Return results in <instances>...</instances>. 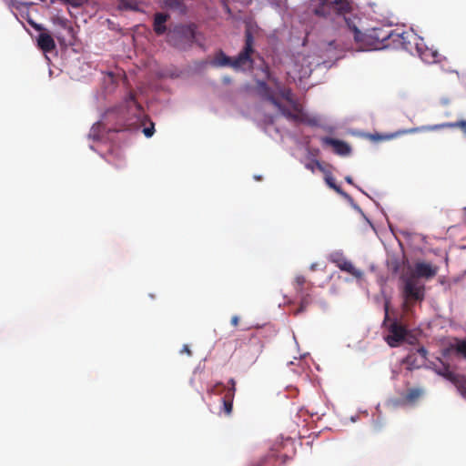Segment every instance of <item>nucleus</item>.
Here are the masks:
<instances>
[{
  "instance_id": "18",
  "label": "nucleus",
  "mask_w": 466,
  "mask_h": 466,
  "mask_svg": "<svg viewBox=\"0 0 466 466\" xmlns=\"http://www.w3.org/2000/svg\"><path fill=\"white\" fill-rule=\"evenodd\" d=\"M423 394V390L420 388L409 389L404 396V401L409 404L415 403Z\"/></svg>"
},
{
  "instance_id": "15",
  "label": "nucleus",
  "mask_w": 466,
  "mask_h": 466,
  "mask_svg": "<svg viewBox=\"0 0 466 466\" xmlns=\"http://www.w3.org/2000/svg\"><path fill=\"white\" fill-rule=\"evenodd\" d=\"M168 15L164 13H157L154 18V31L157 35H162L166 32V22Z\"/></svg>"
},
{
  "instance_id": "28",
  "label": "nucleus",
  "mask_w": 466,
  "mask_h": 466,
  "mask_svg": "<svg viewBox=\"0 0 466 466\" xmlns=\"http://www.w3.org/2000/svg\"><path fill=\"white\" fill-rule=\"evenodd\" d=\"M238 321H239V318H238V316H236V315H235V316H233V317L231 318V320H230L231 324H232L234 327H237V326L238 325Z\"/></svg>"
},
{
  "instance_id": "17",
  "label": "nucleus",
  "mask_w": 466,
  "mask_h": 466,
  "mask_svg": "<svg viewBox=\"0 0 466 466\" xmlns=\"http://www.w3.org/2000/svg\"><path fill=\"white\" fill-rule=\"evenodd\" d=\"M433 369L438 374L449 379L450 380H452V379L456 375L450 370V366L442 362L441 360H439V365L434 364Z\"/></svg>"
},
{
  "instance_id": "40",
  "label": "nucleus",
  "mask_w": 466,
  "mask_h": 466,
  "mask_svg": "<svg viewBox=\"0 0 466 466\" xmlns=\"http://www.w3.org/2000/svg\"><path fill=\"white\" fill-rule=\"evenodd\" d=\"M230 81V78L229 77H226L225 78V82L228 83Z\"/></svg>"
},
{
  "instance_id": "11",
  "label": "nucleus",
  "mask_w": 466,
  "mask_h": 466,
  "mask_svg": "<svg viewBox=\"0 0 466 466\" xmlns=\"http://www.w3.org/2000/svg\"><path fill=\"white\" fill-rule=\"evenodd\" d=\"M438 272V267L432 266L430 263L418 262L415 264L414 272L410 275H414L415 278H433Z\"/></svg>"
},
{
  "instance_id": "12",
  "label": "nucleus",
  "mask_w": 466,
  "mask_h": 466,
  "mask_svg": "<svg viewBox=\"0 0 466 466\" xmlns=\"http://www.w3.org/2000/svg\"><path fill=\"white\" fill-rule=\"evenodd\" d=\"M321 141L324 145L332 147L334 152L339 156H347L350 153V147L344 141L329 137H322Z\"/></svg>"
},
{
  "instance_id": "2",
  "label": "nucleus",
  "mask_w": 466,
  "mask_h": 466,
  "mask_svg": "<svg viewBox=\"0 0 466 466\" xmlns=\"http://www.w3.org/2000/svg\"><path fill=\"white\" fill-rule=\"evenodd\" d=\"M357 22H360L358 17L346 18V25L353 33L354 40L360 49H381L389 45L385 44L387 40L392 39L393 42L400 43L407 51L412 52V46H410V38L417 40V35L413 33L402 32L401 34H399L394 30L388 32L380 28H372L366 33H362L359 29Z\"/></svg>"
},
{
  "instance_id": "9",
  "label": "nucleus",
  "mask_w": 466,
  "mask_h": 466,
  "mask_svg": "<svg viewBox=\"0 0 466 466\" xmlns=\"http://www.w3.org/2000/svg\"><path fill=\"white\" fill-rule=\"evenodd\" d=\"M329 260L335 264L341 271H345L358 279L363 277L362 270L356 268L353 264L345 258L342 252L330 254Z\"/></svg>"
},
{
  "instance_id": "19",
  "label": "nucleus",
  "mask_w": 466,
  "mask_h": 466,
  "mask_svg": "<svg viewBox=\"0 0 466 466\" xmlns=\"http://www.w3.org/2000/svg\"><path fill=\"white\" fill-rule=\"evenodd\" d=\"M141 3L137 0H119V7L124 10H140Z\"/></svg>"
},
{
  "instance_id": "26",
  "label": "nucleus",
  "mask_w": 466,
  "mask_h": 466,
  "mask_svg": "<svg viewBox=\"0 0 466 466\" xmlns=\"http://www.w3.org/2000/svg\"><path fill=\"white\" fill-rule=\"evenodd\" d=\"M180 353L181 354L187 353V356H191L192 355L191 350H189L188 345H184L183 348L180 350Z\"/></svg>"
},
{
  "instance_id": "7",
  "label": "nucleus",
  "mask_w": 466,
  "mask_h": 466,
  "mask_svg": "<svg viewBox=\"0 0 466 466\" xmlns=\"http://www.w3.org/2000/svg\"><path fill=\"white\" fill-rule=\"evenodd\" d=\"M212 392L215 394H223L221 399L223 403V411L226 415H230L233 409V400L236 393V381L234 379L228 380V386L222 382L217 383Z\"/></svg>"
},
{
  "instance_id": "37",
  "label": "nucleus",
  "mask_w": 466,
  "mask_h": 466,
  "mask_svg": "<svg viewBox=\"0 0 466 466\" xmlns=\"http://www.w3.org/2000/svg\"><path fill=\"white\" fill-rule=\"evenodd\" d=\"M66 24H67V21H66V20H61V24H60V25H61L63 27H66Z\"/></svg>"
},
{
  "instance_id": "1",
  "label": "nucleus",
  "mask_w": 466,
  "mask_h": 466,
  "mask_svg": "<svg viewBox=\"0 0 466 466\" xmlns=\"http://www.w3.org/2000/svg\"><path fill=\"white\" fill-rule=\"evenodd\" d=\"M268 78L275 85V89L263 80L257 81V93L258 96L271 103L279 114L293 122H302V107L294 98L290 88L282 86L276 78H271L267 72Z\"/></svg>"
},
{
  "instance_id": "5",
  "label": "nucleus",
  "mask_w": 466,
  "mask_h": 466,
  "mask_svg": "<svg viewBox=\"0 0 466 466\" xmlns=\"http://www.w3.org/2000/svg\"><path fill=\"white\" fill-rule=\"evenodd\" d=\"M319 5L314 8L313 13L319 17H329L331 15L343 16L344 20L352 11L350 0H319ZM353 16L352 18H354ZM349 18H351L349 16Z\"/></svg>"
},
{
  "instance_id": "24",
  "label": "nucleus",
  "mask_w": 466,
  "mask_h": 466,
  "mask_svg": "<svg viewBox=\"0 0 466 466\" xmlns=\"http://www.w3.org/2000/svg\"><path fill=\"white\" fill-rule=\"evenodd\" d=\"M154 131H155V129H154V124H153V123H151V126H150L149 127H145V128L143 129V133H144V135H145L147 137H152V136H153V134H154Z\"/></svg>"
},
{
  "instance_id": "14",
  "label": "nucleus",
  "mask_w": 466,
  "mask_h": 466,
  "mask_svg": "<svg viewBox=\"0 0 466 466\" xmlns=\"http://www.w3.org/2000/svg\"><path fill=\"white\" fill-rule=\"evenodd\" d=\"M37 45L39 48L45 52H52L56 48V43L53 37L48 33H40L37 37Z\"/></svg>"
},
{
  "instance_id": "8",
  "label": "nucleus",
  "mask_w": 466,
  "mask_h": 466,
  "mask_svg": "<svg viewBox=\"0 0 466 466\" xmlns=\"http://www.w3.org/2000/svg\"><path fill=\"white\" fill-rule=\"evenodd\" d=\"M197 25L193 23L177 25V48L186 49L195 42Z\"/></svg>"
},
{
  "instance_id": "20",
  "label": "nucleus",
  "mask_w": 466,
  "mask_h": 466,
  "mask_svg": "<svg viewBox=\"0 0 466 466\" xmlns=\"http://www.w3.org/2000/svg\"><path fill=\"white\" fill-rule=\"evenodd\" d=\"M460 393L466 397V377L461 375H455L451 380Z\"/></svg>"
},
{
  "instance_id": "36",
  "label": "nucleus",
  "mask_w": 466,
  "mask_h": 466,
  "mask_svg": "<svg viewBox=\"0 0 466 466\" xmlns=\"http://www.w3.org/2000/svg\"><path fill=\"white\" fill-rule=\"evenodd\" d=\"M176 5H177V10H181L182 5L178 0H177Z\"/></svg>"
},
{
  "instance_id": "31",
  "label": "nucleus",
  "mask_w": 466,
  "mask_h": 466,
  "mask_svg": "<svg viewBox=\"0 0 466 466\" xmlns=\"http://www.w3.org/2000/svg\"><path fill=\"white\" fill-rule=\"evenodd\" d=\"M403 362L407 363L409 365H411L412 364V356L406 357V359L403 360Z\"/></svg>"
},
{
  "instance_id": "10",
  "label": "nucleus",
  "mask_w": 466,
  "mask_h": 466,
  "mask_svg": "<svg viewBox=\"0 0 466 466\" xmlns=\"http://www.w3.org/2000/svg\"><path fill=\"white\" fill-rule=\"evenodd\" d=\"M408 333L405 326L394 320L389 327V334L385 337V340L390 347L395 348L404 341Z\"/></svg>"
},
{
  "instance_id": "21",
  "label": "nucleus",
  "mask_w": 466,
  "mask_h": 466,
  "mask_svg": "<svg viewBox=\"0 0 466 466\" xmlns=\"http://www.w3.org/2000/svg\"><path fill=\"white\" fill-rule=\"evenodd\" d=\"M325 181L330 188L334 189L339 195L345 198L349 197V195L346 192H344L339 186L336 185L334 177L331 175H327L325 177Z\"/></svg>"
},
{
  "instance_id": "41",
  "label": "nucleus",
  "mask_w": 466,
  "mask_h": 466,
  "mask_svg": "<svg viewBox=\"0 0 466 466\" xmlns=\"http://www.w3.org/2000/svg\"><path fill=\"white\" fill-rule=\"evenodd\" d=\"M461 125L465 126V125H466V123H461Z\"/></svg>"
},
{
  "instance_id": "33",
  "label": "nucleus",
  "mask_w": 466,
  "mask_h": 466,
  "mask_svg": "<svg viewBox=\"0 0 466 466\" xmlns=\"http://www.w3.org/2000/svg\"><path fill=\"white\" fill-rule=\"evenodd\" d=\"M345 180H346L347 183L354 186L353 179H352V177L350 176H347L345 177Z\"/></svg>"
},
{
  "instance_id": "38",
  "label": "nucleus",
  "mask_w": 466,
  "mask_h": 466,
  "mask_svg": "<svg viewBox=\"0 0 466 466\" xmlns=\"http://www.w3.org/2000/svg\"><path fill=\"white\" fill-rule=\"evenodd\" d=\"M130 102L136 105L135 96L133 95H130Z\"/></svg>"
},
{
  "instance_id": "32",
  "label": "nucleus",
  "mask_w": 466,
  "mask_h": 466,
  "mask_svg": "<svg viewBox=\"0 0 466 466\" xmlns=\"http://www.w3.org/2000/svg\"><path fill=\"white\" fill-rule=\"evenodd\" d=\"M418 352L422 356V357H426V354H427V350L424 349V348H420L418 350Z\"/></svg>"
},
{
  "instance_id": "23",
  "label": "nucleus",
  "mask_w": 466,
  "mask_h": 466,
  "mask_svg": "<svg viewBox=\"0 0 466 466\" xmlns=\"http://www.w3.org/2000/svg\"><path fill=\"white\" fill-rule=\"evenodd\" d=\"M87 0H65L64 3L69 4L74 7H78L84 5Z\"/></svg>"
},
{
  "instance_id": "27",
  "label": "nucleus",
  "mask_w": 466,
  "mask_h": 466,
  "mask_svg": "<svg viewBox=\"0 0 466 466\" xmlns=\"http://www.w3.org/2000/svg\"><path fill=\"white\" fill-rule=\"evenodd\" d=\"M305 167L312 172H314L315 170V167H316V165L314 164V161L310 162V163H307L305 165Z\"/></svg>"
},
{
  "instance_id": "35",
  "label": "nucleus",
  "mask_w": 466,
  "mask_h": 466,
  "mask_svg": "<svg viewBox=\"0 0 466 466\" xmlns=\"http://www.w3.org/2000/svg\"><path fill=\"white\" fill-rule=\"evenodd\" d=\"M32 25H33L36 30H39V31H40V30H42V29H43V27H42L41 25H39L32 24Z\"/></svg>"
},
{
  "instance_id": "42",
  "label": "nucleus",
  "mask_w": 466,
  "mask_h": 466,
  "mask_svg": "<svg viewBox=\"0 0 466 466\" xmlns=\"http://www.w3.org/2000/svg\"><path fill=\"white\" fill-rule=\"evenodd\" d=\"M62 2H64L65 0H61Z\"/></svg>"
},
{
  "instance_id": "16",
  "label": "nucleus",
  "mask_w": 466,
  "mask_h": 466,
  "mask_svg": "<svg viewBox=\"0 0 466 466\" xmlns=\"http://www.w3.org/2000/svg\"><path fill=\"white\" fill-rule=\"evenodd\" d=\"M461 123H466V120H461V121H457V122L442 123V124H439V125H435V126H431V127H424V128L427 129V130H436V129L446 128V127H451V128L460 127V128H461L463 134L466 137V125L463 126V125H461Z\"/></svg>"
},
{
  "instance_id": "39",
  "label": "nucleus",
  "mask_w": 466,
  "mask_h": 466,
  "mask_svg": "<svg viewBox=\"0 0 466 466\" xmlns=\"http://www.w3.org/2000/svg\"><path fill=\"white\" fill-rule=\"evenodd\" d=\"M315 268H316V265H315V264H312V265L310 266V269H311V270H314Z\"/></svg>"
},
{
  "instance_id": "6",
  "label": "nucleus",
  "mask_w": 466,
  "mask_h": 466,
  "mask_svg": "<svg viewBox=\"0 0 466 466\" xmlns=\"http://www.w3.org/2000/svg\"><path fill=\"white\" fill-rule=\"evenodd\" d=\"M313 283L307 280L302 275H297L294 279L293 288L299 297L300 303L298 309L294 311V315H299L306 310L307 307L311 303V292Z\"/></svg>"
},
{
  "instance_id": "29",
  "label": "nucleus",
  "mask_w": 466,
  "mask_h": 466,
  "mask_svg": "<svg viewBox=\"0 0 466 466\" xmlns=\"http://www.w3.org/2000/svg\"><path fill=\"white\" fill-rule=\"evenodd\" d=\"M163 4L167 6L172 7L175 5V0H163Z\"/></svg>"
},
{
  "instance_id": "30",
  "label": "nucleus",
  "mask_w": 466,
  "mask_h": 466,
  "mask_svg": "<svg viewBox=\"0 0 466 466\" xmlns=\"http://www.w3.org/2000/svg\"><path fill=\"white\" fill-rule=\"evenodd\" d=\"M314 164L316 165V167H317L319 170H320V171H322V172L324 171V168H323L322 165L319 163V161H318V160H314Z\"/></svg>"
},
{
  "instance_id": "4",
  "label": "nucleus",
  "mask_w": 466,
  "mask_h": 466,
  "mask_svg": "<svg viewBox=\"0 0 466 466\" xmlns=\"http://www.w3.org/2000/svg\"><path fill=\"white\" fill-rule=\"evenodd\" d=\"M401 279L404 283L402 289L403 309L410 310L415 303L421 302L424 299L425 287L414 275H404Z\"/></svg>"
},
{
  "instance_id": "25",
  "label": "nucleus",
  "mask_w": 466,
  "mask_h": 466,
  "mask_svg": "<svg viewBox=\"0 0 466 466\" xmlns=\"http://www.w3.org/2000/svg\"><path fill=\"white\" fill-rule=\"evenodd\" d=\"M392 137L393 136H382V135H379V134L371 136L372 139L376 140V141H379V140H381V139H386V138H390Z\"/></svg>"
},
{
  "instance_id": "22",
  "label": "nucleus",
  "mask_w": 466,
  "mask_h": 466,
  "mask_svg": "<svg viewBox=\"0 0 466 466\" xmlns=\"http://www.w3.org/2000/svg\"><path fill=\"white\" fill-rule=\"evenodd\" d=\"M451 350L466 358V340H457L455 344L451 345Z\"/></svg>"
},
{
  "instance_id": "13",
  "label": "nucleus",
  "mask_w": 466,
  "mask_h": 466,
  "mask_svg": "<svg viewBox=\"0 0 466 466\" xmlns=\"http://www.w3.org/2000/svg\"><path fill=\"white\" fill-rule=\"evenodd\" d=\"M410 40L413 41V43L415 45L416 51H417L418 55L420 56V57L423 61H425L427 63H433L436 61L437 55H438L436 51H432L428 48L423 49L422 43H418V40H419L418 37H417V40H414L413 38H410Z\"/></svg>"
},
{
  "instance_id": "3",
  "label": "nucleus",
  "mask_w": 466,
  "mask_h": 466,
  "mask_svg": "<svg viewBox=\"0 0 466 466\" xmlns=\"http://www.w3.org/2000/svg\"><path fill=\"white\" fill-rule=\"evenodd\" d=\"M253 45V36L249 31H247L245 34V46L237 56L230 57L222 50H218L210 64L215 67L229 66L235 71L251 70L255 63L252 56L256 52Z\"/></svg>"
},
{
  "instance_id": "34",
  "label": "nucleus",
  "mask_w": 466,
  "mask_h": 466,
  "mask_svg": "<svg viewBox=\"0 0 466 466\" xmlns=\"http://www.w3.org/2000/svg\"><path fill=\"white\" fill-rule=\"evenodd\" d=\"M389 313H388V304H385V320L388 319Z\"/></svg>"
}]
</instances>
